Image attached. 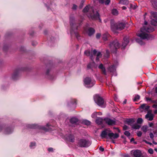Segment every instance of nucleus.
I'll return each instance as SVG.
<instances>
[{"mask_svg":"<svg viewBox=\"0 0 157 157\" xmlns=\"http://www.w3.org/2000/svg\"><path fill=\"white\" fill-rule=\"evenodd\" d=\"M124 157H130V156L128 155H124Z\"/></svg>","mask_w":157,"mask_h":157,"instance_id":"nucleus-60","label":"nucleus"},{"mask_svg":"<svg viewBox=\"0 0 157 157\" xmlns=\"http://www.w3.org/2000/svg\"><path fill=\"white\" fill-rule=\"evenodd\" d=\"M78 120L77 118L75 117H73L71 119L70 121L72 124H75L78 122Z\"/></svg>","mask_w":157,"mask_h":157,"instance_id":"nucleus-22","label":"nucleus"},{"mask_svg":"<svg viewBox=\"0 0 157 157\" xmlns=\"http://www.w3.org/2000/svg\"><path fill=\"white\" fill-rule=\"evenodd\" d=\"M150 127H152L153 126V123H151L149 124Z\"/></svg>","mask_w":157,"mask_h":157,"instance_id":"nucleus-56","label":"nucleus"},{"mask_svg":"<svg viewBox=\"0 0 157 157\" xmlns=\"http://www.w3.org/2000/svg\"><path fill=\"white\" fill-rule=\"evenodd\" d=\"M155 93L157 94V87H156L155 88Z\"/></svg>","mask_w":157,"mask_h":157,"instance_id":"nucleus-61","label":"nucleus"},{"mask_svg":"<svg viewBox=\"0 0 157 157\" xmlns=\"http://www.w3.org/2000/svg\"><path fill=\"white\" fill-rule=\"evenodd\" d=\"M154 29L150 26L147 27L145 26H144L140 29V31L136 33L137 35L140 37L141 39H136V41L139 43L140 45L144 44V43L143 42L142 39H150L151 37L150 35L146 33L145 32H151L153 31Z\"/></svg>","mask_w":157,"mask_h":157,"instance_id":"nucleus-1","label":"nucleus"},{"mask_svg":"<svg viewBox=\"0 0 157 157\" xmlns=\"http://www.w3.org/2000/svg\"><path fill=\"white\" fill-rule=\"evenodd\" d=\"M85 30H86L85 29ZM86 31L87 33L89 36H92L95 32V30L92 28H89Z\"/></svg>","mask_w":157,"mask_h":157,"instance_id":"nucleus-13","label":"nucleus"},{"mask_svg":"<svg viewBox=\"0 0 157 157\" xmlns=\"http://www.w3.org/2000/svg\"><path fill=\"white\" fill-rule=\"evenodd\" d=\"M151 17L152 19H157V13L155 12H151Z\"/></svg>","mask_w":157,"mask_h":157,"instance_id":"nucleus-20","label":"nucleus"},{"mask_svg":"<svg viewBox=\"0 0 157 157\" xmlns=\"http://www.w3.org/2000/svg\"><path fill=\"white\" fill-rule=\"evenodd\" d=\"M102 119L99 117L98 118L96 121V123L99 125L101 124L102 123Z\"/></svg>","mask_w":157,"mask_h":157,"instance_id":"nucleus-23","label":"nucleus"},{"mask_svg":"<svg viewBox=\"0 0 157 157\" xmlns=\"http://www.w3.org/2000/svg\"><path fill=\"white\" fill-rule=\"evenodd\" d=\"M154 150L157 153V148H155V149H154Z\"/></svg>","mask_w":157,"mask_h":157,"instance_id":"nucleus-64","label":"nucleus"},{"mask_svg":"<svg viewBox=\"0 0 157 157\" xmlns=\"http://www.w3.org/2000/svg\"><path fill=\"white\" fill-rule=\"evenodd\" d=\"M134 121V120L132 119H130L128 120L127 121L128 124H130L133 123Z\"/></svg>","mask_w":157,"mask_h":157,"instance_id":"nucleus-32","label":"nucleus"},{"mask_svg":"<svg viewBox=\"0 0 157 157\" xmlns=\"http://www.w3.org/2000/svg\"><path fill=\"white\" fill-rule=\"evenodd\" d=\"M109 46L111 51L113 52H114L117 49L119 48L120 44L117 40H116L111 42Z\"/></svg>","mask_w":157,"mask_h":157,"instance_id":"nucleus-7","label":"nucleus"},{"mask_svg":"<svg viewBox=\"0 0 157 157\" xmlns=\"http://www.w3.org/2000/svg\"><path fill=\"white\" fill-rule=\"evenodd\" d=\"M145 142H146V143L148 144H149V145H151L152 144L150 143V142H148L146 141H145Z\"/></svg>","mask_w":157,"mask_h":157,"instance_id":"nucleus-55","label":"nucleus"},{"mask_svg":"<svg viewBox=\"0 0 157 157\" xmlns=\"http://www.w3.org/2000/svg\"><path fill=\"white\" fill-rule=\"evenodd\" d=\"M105 0H99V2L100 3L103 4L104 3Z\"/></svg>","mask_w":157,"mask_h":157,"instance_id":"nucleus-53","label":"nucleus"},{"mask_svg":"<svg viewBox=\"0 0 157 157\" xmlns=\"http://www.w3.org/2000/svg\"><path fill=\"white\" fill-rule=\"evenodd\" d=\"M111 131L109 130L106 129L103 131L101 133V136L102 138H108L107 136H109V134H110Z\"/></svg>","mask_w":157,"mask_h":157,"instance_id":"nucleus-9","label":"nucleus"},{"mask_svg":"<svg viewBox=\"0 0 157 157\" xmlns=\"http://www.w3.org/2000/svg\"><path fill=\"white\" fill-rule=\"evenodd\" d=\"M77 6L75 4H73V6L72 7V9L73 10H75L77 8Z\"/></svg>","mask_w":157,"mask_h":157,"instance_id":"nucleus-42","label":"nucleus"},{"mask_svg":"<svg viewBox=\"0 0 157 157\" xmlns=\"http://www.w3.org/2000/svg\"><path fill=\"white\" fill-rule=\"evenodd\" d=\"M49 126H50V125L49 124H47V127H49ZM40 128L44 130V131H49V130H50V129H52V128H51L48 127V128H46L44 127H41Z\"/></svg>","mask_w":157,"mask_h":157,"instance_id":"nucleus-24","label":"nucleus"},{"mask_svg":"<svg viewBox=\"0 0 157 157\" xmlns=\"http://www.w3.org/2000/svg\"><path fill=\"white\" fill-rule=\"evenodd\" d=\"M101 36V34L100 33H98L96 35V37L97 39H99Z\"/></svg>","mask_w":157,"mask_h":157,"instance_id":"nucleus-43","label":"nucleus"},{"mask_svg":"<svg viewBox=\"0 0 157 157\" xmlns=\"http://www.w3.org/2000/svg\"><path fill=\"white\" fill-rule=\"evenodd\" d=\"M125 27V24L122 22H119L115 24L111 23V29L113 31L116 30H121Z\"/></svg>","mask_w":157,"mask_h":157,"instance_id":"nucleus-5","label":"nucleus"},{"mask_svg":"<svg viewBox=\"0 0 157 157\" xmlns=\"http://www.w3.org/2000/svg\"><path fill=\"white\" fill-rule=\"evenodd\" d=\"M85 54L87 56H90V59L93 61L97 54L96 61L97 62L99 60V58L101 57L102 55L100 52H97L95 49L93 51V52H90V51L86 50L84 52Z\"/></svg>","mask_w":157,"mask_h":157,"instance_id":"nucleus-3","label":"nucleus"},{"mask_svg":"<svg viewBox=\"0 0 157 157\" xmlns=\"http://www.w3.org/2000/svg\"><path fill=\"white\" fill-rule=\"evenodd\" d=\"M78 147H87L91 144V142L88 139H81L77 143Z\"/></svg>","mask_w":157,"mask_h":157,"instance_id":"nucleus-4","label":"nucleus"},{"mask_svg":"<svg viewBox=\"0 0 157 157\" xmlns=\"http://www.w3.org/2000/svg\"><path fill=\"white\" fill-rule=\"evenodd\" d=\"M48 151L49 152H53V148L52 147L49 148L48 149Z\"/></svg>","mask_w":157,"mask_h":157,"instance_id":"nucleus-48","label":"nucleus"},{"mask_svg":"<svg viewBox=\"0 0 157 157\" xmlns=\"http://www.w3.org/2000/svg\"><path fill=\"white\" fill-rule=\"evenodd\" d=\"M143 121V120L142 118H139L138 119L137 121V123L138 124H141Z\"/></svg>","mask_w":157,"mask_h":157,"instance_id":"nucleus-35","label":"nucleus"},{"mask_svg":"<svg viewBox=\"0 0 157 157\" xmlns=\"http://www.w3.org/2000/svg\"><path fill=\"white\" fill-rule=\"evenodd\" d=\"M109 137L110 139H116L118 138L119 137V135L117 133L115 134L112 132L110 133L109 134Z\"/></svg>","mask_w":157,"mask_h":157,"instance_id":"nucleus-14","label":"nucleus"},{"mask_svg":"<svg viewBox=\"0 0 157 157\" xmlns=\"http://www.w3.org/2000/svg\"><path fill=\"white\" fill-rule=\"evenodd\" d=\"M128 3V0H121L120 1L119 3L122 4L123 5H127Z\"/></svg>","mask_w":157,"mask_h":157,"instance_id":"nucleus-28","label":"nucleus"},{"mask_svg":"<svg viewBox=\"0 0 157 157\" xmlns=\"http://www.w3.org/2000/svg\"><path fill=\"white\" fill-rule=\"evenodd\" d=\"M87 67L88 69H89L91 68V64L90 63L87 65Z\"/></svg>","mask_w":157,"mask_h":157,"instance_id":"nucleus-51","label":"nucleus"},{"mask_svg":"<svg viewBox=\"0 0 157 157\" xmlns=\"http://www.w3.org/2000/svg\"><path fill=\"white\" fill-rule=\"evenodd\" d=\"M131 153L134 157H140L142 155L141 152L139 150H132Z\"/></svg>","mask_w":157,"mask_h":157,"instance_id":"nucleus-10","label":"nucleus"},{"mask_svg":"<svg viewBox=\"0 0 157 157\" xmlns=\"http://www.w3.org/2000/svg\"><path fill=\"white\" fill-rule=\"evenodd\" d=\"M108 71L111 72H114L116 70V67L115 65H112L109 67L108 68Z\"/></svg>","mask_w":157,"mask_h":157,"instance_id":"nucleus-19","label":"nucleus"},{"mask_svg":"<svg viewBox=\"0 0 157 157\" xmlns=\"http://www.w3.org/2000/svg\"><path fill=\"white\" fill-rule=\"evenodd\" d=\"M104 121L107 124L109 125H113L116 123V122L114 120H112L108 118H105Z\"/></svg>","mask_w":157,"mask_h":157,"instance_id":"nucleus-11","label":"nucleus"},{"mask_svg":"<svg viewBox=\"0 0 157 157\" xmlns=\"http://www.w3.org/2000/svg\"><path fill=\"white\" fill-rule=\"evenodd\" d=\"M140 125L135 124L133 125L132 128L133 129H138L140 128Z\"/></svg>","mask_w":157,"mask_h":157,"instance_id":"nucleus-29","label":"nucleus"},{"mask_svg":"<svg viewBox=\"0 0 157 157\" xmlns=\"http://www.w3.org/2000/svg\"><path fill=\"white\" fill-rule=\"evenodd\" d=\"M154 113L155 114H157V109L156 110H155L154 111Z\"/></svg>","mask_w":157,"mask_h":157,"instance_id":"nucleus-62","label":"nucleus"},{"mask_svg":"<svg viewBox=\"0 0 157 157\" xmlns=\"http://www.w3.org/2000/svg\"><path fill=\"white\" fill-rule=\"evenodd\" d=\"M38 126L36 124H33L30 125L29 128H37Z\"/></svg>","mask_w":157,"mask_h":157,"instance_id":"nucleus-34","label":"nucleus"},{"mask_svg":"<svg viewBox=\"0 0 157 157\" xmlns=\"http://www.w3.org/2000/svg\"><path fill=\"white\" fill-rule=\"evenodd\" d=\"M124 134L127 136H129L130 135V133L127 131H125L124 132Z\"/></svg>","mask_w":157,"mask_h":157,"instance_id":"nucleus-37","label":"nucleus"},{"mask_svg":"<svg viewBox=\"0 0 157 157\" xmlns=\"http://www.w3.org/2000/svg\"><path fill=\"white\" fill-rule=\"evenodd\" d=\"M36 143H33L32 142L30 144V147L32 148L33 147V146H35Z\"/></svg>","mask_w":157,"mask_h":157,"instance_id":"nucleus-40","label":"nucleus"},{"mask_svg":"<svg viewBox=\"0 0 157 157\" xmlns=\"http://www.w3.org/2000/svg\"><path fill=\"white\" fill-rule=\"evenodd\" d=\"M110 2V0H106L104 2L105 4V5H109Z\"/></svg>","mask_w":157,"mask_h":157,"instance_id":"nucleus-38","label":"nucleus"},{"mask_svg":"<svg viewBox=\"0 0 157 157\" xmlns=\"http://www.w3.org/2000/svg\"><path fill=\"white\" fill-rule=\"evenodd\" d=\"M95 114H94V113L92 115V117L93 118H95Z\"/></svg>","mask_w":157,"mask_h":157,"instance_id":"nucleus-59","label":"nucleus"},{"mask_svg":"<svg viewBox=\"0 0 157 157\" xmlns=\"http://www.w3.org/2000/svg\"><path fill=\"white\" fill-rule=\"evenodd\" d=\"M106 53H107V54H108L109 55V51L108 50H107L106 51Z\"/></svg>","mask_w":157,"mask_h":157,"instance_id":"nucleus-63","label":"nucleus"},{"mask_svg":"<svg viewBox=\"0 0 157 157\" xmlns=\"http://www.w3.org/2000/svg\"><path fill=\"white\" fill-rule=\"evenodd\" d=\"M137 134L138 136L140 137L142 135V133L141 131H138L137 132Z\"/></svg>","mask_w":157,"mask_h":157,"instance_id":"nucleus-41","label":"nucleus"},{"mask_svg":"<svg viewBox=\"0 0 157 157\" xmlns=\"http://www.w3.org/2000/svg\"><path fill=\"white\" fill-rule=\"evenodd\" d=\"M90 5L87 6H86L83 10V12L84 13L87 12L89 10H92V13H90L88 15L89 17L94 20L99 19V21L101 22V20L99 17V14L98 12H96L95 13L92 8L90 9Z\"/></svg>","mask_w":157,"mask_h":157,"instance_id":"nucleus-2","label":"nucleus"},{"mask_svg":"<svg viewBox=\"0 0 157 157\" xmlns=\"http://www.w3.org/2000/svg\"><path fill=\"white\" fill-rule=\"evenodd\" d=\"M128 127L126 125H124L123 127V130H127L128 129Z\"/></svg>","mask_w":157,"mask_h":157,"instance_id":"nucleus-49","label":"nucleus"},{"mask_svg":"<svg viewBox=\"0 0 157 157\" xmlns=\"http://www.w3.org/2000/svg\"><path fill=\"white\" fill-rule=\"evenodd\" d=\"M17 74L16 73H14V74L12 76V78L13 79H15V77H17Z\"/></svg>","mask_w":157,"mask_h":157,"instance_id":"nucleus-44","label":"nucleus"},{"mask_svg":"<svg viewBox=\"0 0 157 157\" xmlns=\"http://www.w3.org/2000/svg\"><path fill=\"white\" fill-rule=\"evenodd\" d=\"M122 9L123 10H125L127 8L125 6H123L122 7Z\"/></svg>","mask_w":157,"mask_h":157,"instance_id":"nucleus-57","label":"nucleus"},{"mask_svg":"<svg viewBox=\"0 0 157 157\" xmlns=\"http://www.w3.org/2000/svg\"><path fill=\"white\" fill-rule=\"evenodd\" d=\"M76 104V100L75 99H72L70 103L68 104L69 105H72L75 106Z\"/></svg>","mask_w":157,"mask_h":157,"instance_id":"nucleus-25","label":"nucleus"},{"mask_svg":"<svg viewBox=\"0 0 157 157\" xmlns=\"http://www.w3.org/2000/svg\"><path fill=\"white\" fill-rule=\"evenodd\" d=\"M109 35L108 33H104L102 36V39L105 41L106 40H107V38L109 37Z\"/></svg>","mask_w":157,"mask_h":157,"instance_id":"nucleus-21","label":"nucleus"},{"mask_svg":"<svg viewBox=\"0 0 157 157\" xmlns=\"http://www.w3.org/2000/svg\"><path fill=\"white\" fill-rule=\"evenodd\" d=\"M140 98V96L138 95H136L134 98L133 99V101H137Z\"/></svg>","mask_w":157,"mask_h":157,"instance_id":"nucleus-33","label":"nucleus"},{"mask_svg":"<svg viewBox=\"0 0 157 157\" xmlns=\"http://www.w3.org/2000/svg\"><path fill=\"white\" fill-rule=\"evenodd\" d=\"M67 140L71 142H73L75 140V138L73 135H70L67 137Z\"/></svg>","mask_w":157,"mask_h":157,"instance_id":"nucleus-18","label":"nucleus"},{"mask_svg":"<svg viewBox=\"0 0 157 157\" xmlns=\"http://www.w3.org/2000/svg\"><path fill=\"white\" fill-rule=\"evenodd\" d=\"M4 129V133L6 134H10L12 132V129L10 128H4L3 126H0V132Z\"/></svg>","mask_w":157,"mask_h":157,"instance_id":"nucleus-12","label":"nucleus"},{"mask_svg":"<svg viewBox=\"0 0 157 157\" xmlns=\"http://www.w3.org/2000/svg\"><path fill=\"white\" fill-rule=\"evenodd\" d=\"M153 107L157 109V105L154 104L153 105Z\"/></svg>","mask_w":157,"mask_h":157,"instance_id":"nucleus-54","label":"nucleus"},{"mask_svg":"<svg viewBox=\"0 0 157 157\" xmlns=\"http://www.w3.org/2000/svg\"><path fill=\"white\" fill-rule=\"evenodd\" d=\"M149 136H150V138L151 139H153V138L154 137V136L153 134L151 132L150 133V134H149Z\"/></svg>","mask_w":157,"mask_h":157,"instance_id":"nucleus-45","label":"nucleus"},{"mask_svg":"<svg viewBox=\"0 0 157 157\" xmlns=\"http://www.w3.org/2000/svg\"><path fill=\"white\" fill-rule=\"evenodd\" d=\"M99 149L101 151H103L104 150V148L101 147H99Z\"/></svg>","mask_w":157,"mask_h":157,"instance_id":"nucleus-52","label":"nucleus"},{"mask_svg":"<svg viewBox=\"0 0 157 157\" xmlns=\"http://www.w3.org/2000/svg\"><path fill=\"white\" fill-rule=\"evenodd\" d=\"M94 99L95 102L99 106L104 108L106 106V104L103 98L98 95H95Z\"/></svg>","mask_w":157,"mask_h":157,"instance_id":"nucleus-6","label":"nucleus"},{"mask_svg":"<svg viewBox=\"0 0 157 157\" xmlns=\"http://www.w3.org/2000/svg\"><path fill=\"white\" fill-rule=\"evenodd\" d=\"M83 123L86 125H89L90 124L91 122L90 121L86 120L83 121Z\"/></svg>","mask_w":157,"mask_h":157,"instance_id":"nucleus-36","label":"nucleus"},{"mask_svg":"<svg viewBox=\"0 0 157 157\" xmlns=\"http://www.w3.org/2000/svg\"><path fill=\"white\" fill-rule=\"evenodd\" d=\"M84 82L85 86L88 88L93 86L95 83V81L94 80H91L90 78L87 77L86 78Z\"/></svg>","mask_w":157,"mask_h":157,"instance_id":"nucleus-8","label":"nucleus"},{"mask_svg":"<svg viewBox=\"0 0 157 157\" xmlns=\"http://www.w3.org/2000/svg\"><path fill=\"white\" fill-rule=\"evenodd\" d=\"M129 42V39L128 37L125 36L122 42V46L125 48Z\"/></svg>","mask_w":157,"mask_h":157,"instance_id":"nucleus-16","label":"nucleus"},{"mask_svg":"<svg viewBox=\"0 0 157 157\" xmlns=\"http://www.w3.org/2000/svg\"><path fill=\"white\" fill-rule=\"evenodd\" d=\"M149 106H148V105L146 106L145 105L144 110H147L148 109H149Z\"/></svg>","mask_w":157,"mask_h":157,"instance_id":"nucleus-50","label":"nucleus"},{"mask_svg":"<svg viewBox=\"0 0 157 157\" xmlns=\"http://www.w3.org/2000/svg\"><path fill=\"white\" fill-rule=\"evenodd\" d=\"M145 105V104H143L140 106V108L143 109H144Z\"/></svg>","mask_w":157,"mask_h":157,"instance_id":"nucleus-46","label":"nucleus"},{"mask_svg":"<svg viewBox=\"0 0 157 157\" xmlns=\"http://www.w3.org/2000/svg\"><path fill=\"white\" fill-rule=\"evenodd\" d=\"M82 6H83V3H82V4H81L80 5V6H79V8H80V9H81V8H82Z\"/></svg>","mask_w":157,"mask_h":157,"instance_id":"nucleus-58","label":"nucleus"},{"mask_svg":"<svg viewBox=\"0 0 157 157\" xmlns=\"http://www.w3.org/2000/svg\"><path fill=\"white\" fill-rule=\"evenodd\" d=\"M148 151L149 153L151 154H152L153 153V150L151 148L149 149L148 150Z\"/></svg>","mask_w":157,"mask_h":157,"instance_id":"nucleus-39","label":"nucleus"},{"mask_svg":"<svg viewBox=\"0 0 157 157\" xmlns=\"http://www.w3.org/2000/svg\"><path fill=\"white\" fill-rule=\"evenodd\" d=\"M75 34V36L76 37V38L78 39V37L79 36V34H78V33L77 32H75L74 33Z\"/></svg>","mask_w":157,"mask_h":157,"instance_id":"nucleus-47","label":"nucleus"},{"mask_svg":"<svg viewBox=\"0 0 157 157\" xmlns=\"http://www.w3.org/2000/svg\"><path fill=\"white\" fill-rule=\"evenodd\" d=\"M98 68L101 70V71H102L103 74L104 75H106L105 68L102 63H101L98 66Z\"/></svg>","mask_w":157,"mask_h":157,"instance_id":"nucleus-17","label":"nucleus"},{"mask_svg":"<svg viewBox=\"0 0 157 157\" xmlns=\"http://www.w3.org/2000/svg\"><path fill=\"white\" fill-rule=\"evenodd\" d=\"M154 115L153 114L148 112L147 114L145 115V118L149 121H151L153 119Z\"/></svg>","mask_w":157,"mask_h":157,"instance_id":"nucleus-15","label":"nucleus"},{"mask_svg":"<svg viewBox=\"0 0 157 157\" xmlns=\"http://www.w3.org/2000/svg\"><path fill=\"white\" fill-rule=\"evenodd\" d=\"M112 13L115 15H117L118 14V11L116 9H113L112 11Z\"/></svg>","mask_w":157,"mask_h":157,"instance_id":"nucleus-31","label":"nucleus"},{"mask_svg":"<svg viewBox=\"0 0 157 157\" xmlns=\"http://www.w3.org/2000/svg\"><path fill=\"white\" fill-rule=\"evenodd\" d=\"M148 127L147 125L143 126L142 128V130L144 132H146L147 131Z\"/></svg>","mask_w":157,"mask_h":157,"instance_id":"nucleus-30","label":"nucleus"},{"mask_svg":"<svg viewBox=\"0 0 157 157\" xmlns=\"http://www.w3.org/2000/svg\"><path fill=\"white\" fill-rule=\"evenodd\" d=\"M73 20V18L71 17L70 18V25L71 27V33H72L73 32H74V30L73 29V26L74 25V24L71 22Z\"/></svg>","mask_w":157,"mask_h":157,"instance_id":"nucleus-27","label":"nucleus"},{"mask_svg":"<svg viewBox=\"0 0 157 157\" xmlns=\"http://www.w3.org/2000/svg\"><path fill=\"white\" fill-rule=\"evenodd\" d=\"M151 22L152 25L157 26V19H152Z\"/></svg>","mask_w":157,"mask_h":157,"instance_id":"nucleus-26","label":"nucleus"}]
</instances>
